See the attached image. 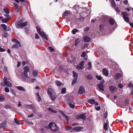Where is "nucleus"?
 I'll return each mask as SVG.
<instances>
[{"label":"nucleus","mask_w":133,"mask_h":133,"mask_svg":"<svg viewBox=\"0 0 133 133\" xmlns=\"http://www.w3.org/2000/svg\"><path fill=\"white\" fill-rule=\"evenodd\" d=\"M111 4L112 6L114 7L115 6V3L114 0L112 1L111 2Z\"/></svg>","instance_id":"42"},{"label":"nucleus","mask_w":133,"mask_h":133,"mask_svg":"<svg viewBox=\"0 0 133 133\" xmlns=\"http://www.w3.org/2000/svg\"><path fill=\"white\" fill-rule=\"evenodd\" d=\"M1 25L5 31H8L10 30V29L9 27H7L5 24H2Z\"/></svg>","instance_id":"11"},{"label":"nucleus","mask_w":133,"mask_h":133,"mask_svg":"<svg viewBox=\"0 0 133 133\" xmlns=\"http://www.w3.org/2000/svg\"><path fill=\"white\" fill-rule=\"evenodd\" d=\"M86 77L89 80H91L92 79V77L91 75H87L86 76Z\"/></svg>","instance_id":"36"},{"label":"nucleus","mask_w":133,"mask_h":133,"mask_svg":"<svg viewBox=\"0 0 133 133\" xmlns=\"http://www.w3.org/2000/svg\"><path fill=\"white\" fill-rule=\"evenodd\" d=\"M95 109L97 110H99L100 109V107L99 106H98L96 107Z\"/></svg>","instance_id":"62"},{"label":"nucleus","mask_w":133,"mask_h":133,"mask_svg":"<svg viewBox=\"0 0 133 133\" xmlns=\"http://www.w3.org/2000/svg\"><path fill=\"white\" fill-rule=\"evenodd\" d=\"M23 22L22 20H20L17 23V27L18 28H21L23 27H24L27 25V22H25L22 23Z\"/></svg>","instance_id":"3"},{"label":"nucleus","mask_w":133,"mask_h":133,"mask_svg":"<svg viewBox=\"0 0 133 133\" xmlns=\"http://www.w3.org/2000/svg\"><path fill=\"white\" fill-rule=\"evenodd\" d=\"M108 114L107 111L105 112L104 114L103 117L104 118H106Z\"/></svg>","instance_id":"52"},{"label":"nucleus","mask_w":133,"mask_h":133,"mask_svg":"<svg viewBox=\"0 0 133 133\" xmlns=\"http://www.w3.org/2000/svg\"><path fill=\"white\" fill-rule=\"evenodd\" d=\"M21 63L20 62H18V64L17 65V66L18 68H19V67L21 65Z\"/></svg>","instance_id":"61"},{"label":"nucleus","mask_w":133,"mask_h":133,"mask_svg":"<svg viewBox=\"0 0 133 133\" xmlns=\"http://www.w3.org/2000/svg\"><path fill=\"white\" fill-rule=\"evenodd\" d=\"M115 21L112 19H110L109 20V23L111 25H112L114 24Z\"/></svg>","instance_id":"31"},{"label":"nucleus","mask_w":133,"mask_h":133,"mask_svg":"<svg viewBox=\"0 0 133 133\" xmlns=\"http://www.w3.org/2000/svg\"><path fill=\"white\" fill-rule=\"evenodd\" d=\"M5 51V49H3L2 48H1V46H0V51L3 52Z\"/></svg>","instance_id":"54"},{"label":"nucleus","mask_w":133,"mask_h":133,"mask_svg":"<svg viewBox=\"0 0 133 133\" xmlns=\"http://www.w3.org/2000/svg\"><path fill=\"white\" fill-rule=\"evenodd\" d=\"M61 114L62 115L65 117L66 119V121L68 123L69 120L68 117L63 112H61Z\"/></svg>","instance_id":"25"},{"label":"nucleus","mask_w":133,"mask_h":133,"mask_svg":"<svg viewBox=\"0 0 133 133\" xmlns=\"http://www.w3.org/2000/svg\"><path fill=\"white\" fill-rule=\"evenodd\" d=\"M82 129V127H75L73 128V129L74 130L77 131Z\"/></svg>","instance_id":"26"},{"label":"nucleus","mask_w":133,"mask_h":133,"mask_svg":"<svg viewBox=\"0 0 133 133\" xmlns=\"http://www.w3.org/2000/svg\"><path fill=\"white\" fill-rule=\"evenodd\" d=\"M3 10L6 14L9 13V10L8 8L5 7L3 8Z\"/></svg>","instance_id":"30"},{"label":"nucleus","mask_w":133,"mask_h":133,"mask_svg":"<svg viewBox=\"0 0 133 133\" xmlns=\"http://www.w3.org/2000/svg\"><path fill=\"white\" fill-rule=\"evenodd\" d=\"M18 44L17 43H15L12 46V49H18L19 48L18 45Z\"/></svg>","instance_id":"21"},{"label":"nucleus","mask_w":133,"mask_h":133,"mask_svg":"<svg viewBox=\"0 0 133 133\" xmlns=\"http://www.w3.org/2000/svg\"><path fill=\"white\" fill-rule=\"evenodd\" d=\"M85 90L83 87L81 86L78 90V93L80 94H81L85 92Z\"/></svg>","instance_id":"9"},{"label":"nucleus","mask_w":133,"mask_h":133,"mask_svg":"<svg viewBox=\"0 0 133 133\" xmlns=\"http://www.w3.org/2000/svg\"><path fill=\"white\" fill-rule=\"evenodd\" d=\"M55 83L58 86H59L61 85V83L59 81H55Z\"/></svg>","instance_id":"33"},{"label":"nucleus","mask_w":133,"mask_h":133,"mask_svg":"<svg viewBox=\"0 0 133 133\" xmlns=\"http://www.w3.org/2000/svg\"><path fill=\"white\" fill-rule=\"evenodd\" d=\"M24 106L26 108H28L31 109H34V107L32 105L25 104V105Z\"/></svg>","instance_id":"15"},{"label":"nucleus","mask_w":133,"mask_h":133,"mask_svg":"<svg viewBox=\"0 0 133 133\" xmlns=\"http://www.w3.org/2000/svg\"><path fill=\"white\" fill-rule=\"evenodd\" d=\"M76 68L78 70H80L82 69L83 68L79 65H78L77 66Z\"/></svg>","instance_id":"45"},{"label":"nucleus","mask_w":133,"mask_h":133,"mask_svg":"<svg viewBox=\"0 0 133 133\" xmlns=\"http://www.w3.org/2000/svg\"><path fill=\"white\" fill-rule=\"evenodd\" d=\"M115 10L118 13L119 12L120 10L119 8L117 7H116L115 8Z\"/></svg>","instance_id":"55"},{"label":"nucleus","mask_w":133,"mask_h":133,"mask_svg":"<svg viewBox=\"0 0 133 133\" xmlns=\"http://www.w3.org/2000/svg\"><path fill=\"white\" fill-rule=\"evenodd\" d=\"M129 24L130 26L133 28V23L131 22H130Z\"/></svg>","instance_id":"64"},{"label":"nucleus","mask_w":133,"mask_h":133,"mask_svg":"<svg viewBox=\"0 0 133 133\" xmlns=\"http://www.w3.org/2000/svg\"><path fill=\"white\" fill-rule=\"evenodd\" d=\"M3 81L5 84V86L6 85L9 87H11L12 86L11 83L7 80V78L5 77L3 79Z\"/></svg>","instance_id":"5"},{"label":"nucleus","mask_w":133,"mask_h":133,"mask_svg":"<svg viewBox=\"0 0 133 133\" xmlns=\"http://www.w3.org/2000/svg\"><path fill=\"white\" fill-rule=\"evenodd\" d=\"M68 104H69V106H70V107L71 108H74V107H75V106L74 105L71 103L70 102H68Z\"/></svg>","instance_id":"40"},{"label":"nucleus","mask_w":133,"mask_h":133,"mask_svg":"<svg viewBox=\"0 0 133 133\" xmlns=\"http://www.w3.org/2000/svg\"><path fill=\"white\" fill-rule=\"evenodd\" d=\"M36 95L37 97V100L39 102L41 100V98L40 96L39 95V93L38 92H37Z\"/></svg>","instance_id":"28"},{"label":"nucleus","mask_w":133,"mask_h":133,"mask_svg":"<svg viewBox=\"0 0 133 133\" xmlns=\"http://www.w3.org/2000/svg\"><path fill=\"white\" fill-rule=\"evenodd\" d=\"M133 86V85L131 83H130L128 85V87L129 88L131 87L132 88Z\"/></svg>","instance_id":"57"},{"label":"nucleus","mask_w":133,"mask_h":133,"mask_svg":"<svg viewBox=\"0 0 133 133\" xmlns=\"http://www.w3.org/2000/svg\"><path fill=\"white\" fill-rule=\"evenodd\" d=\"M104 29V26L102 24L100 25V30L102 31Z\"/></svg>","instance_id":"44"},{"label":"nucleus","mask_w":133,"mask_h":133,"mask_svg":"<svg viewBox=\"0 0 133 133\" xmlns=\"http://www.w3.org/2000/svg\"><path fill=\"white\" fill-rule=\"evenodd\" d=\"M81 40V39L80 38H78L76 39L75 41V46H76L77 45L79 44L80 41Z\"/></svg>","instance_id":"19"},{"label":"nucleus","mask_w":133,"mask_h":133,"mask_svg":"<svg viewBox=\"0 0 133 133\" xmlns=\"http://www.w3.org/2000/svg\"><path fill=\"white\" fill-rule=\"evenodd\" d=\"M85 63V61H81L80 63H79V65L81 66H82L83 67V66L84 65V64Z\"/></svg>","instance_id":"46"},{"label":"nucleus","mask_w":133,"mask_h":133,"mask_svg":"<svg viewBox=\"0 0 133 133\" xmlns=\"http://www.w3.org/2000/svg\"><path fill=\"white\" fill-rule=\"evenodd\" d=\"M78 32V30L76 29H74L72 31V33H75Z\"/></svg>","instance_id":"37"},{"label":"nucleus","mask_w":133,"mask_h":133,"mask_svg":"<svg viewBox=\"0 0 133 133\" xmlns=\"http://www.w3.org/2000/svg\"><path fill=\"white\" fill-rule=\"evenodd\" d=\"M61 93L62 94H64L66 93V89L65 88H64L62 89Z\"/></svg>","instance_id":"39"},{"label":"nucleus","mask_w":133,"mask_h":133,"mask_svg":"<svg viewBox=\"0 0 133 133\" xmlns=\"http://www.w3.org/2000/svg\"><path fill=\"white\" fill-rule=\"evenodd\" d=\"M51 51H53L54 50V49L51 46H49L48 48Z\"/></svg>","instance_id":"51"},{"label":"nucleus","mask_w":133,"mask_h":133,"mask_svg":"<svg viewBox=\"0 0 133 133\" xmlns=\"http://www.w3.org/2000/svg\"><path fill=\"white\" fill-rule=\"evenodd\" d=\"M49 129L53 131H56L58 130V128L57 125L55 123L52 122L50 123L49 125Z\"/></svg>","instance_id":"2"},{"label":"nucleus","mask_w":133,"mask_h":133,"mask_svg":"<svg viewBox=\"0 0 133 133\" xmlns=\"http://www.w3.org/2000/svg\"><path fill=\"white\" fill-rule=\"evenodd\" d=\"M36 28L37 30L39 33H44L43 32L42 33L41 32V29L39 27H37Z\"/></svg>","instance_id":"47"},{"label":"nucleus","mask_w":133,"mask_h":133,"mask_svg":"<svg viewBox=\"0 0 133 133\" xmlns=\"http://www.w3.org/2000/svg\"><path fill=\"white\" fill-rule=\"evenodd\" d=\"M5 91L6 92H9V89L8 87H5Z\"/></svg>","instance_id":"56"},{"label":"nucleus","mask_w":133,"mask_h":133,"mask_svg":"<svg viewBox=\"0 0 133 133\" xmlns=\"http://www.w3.org/2000/svg\"><path fill=\"white\" fill-rule=\"evenodd\" d=\"M89 28L88 27L84 29V31L85 32L88 31L89 30Z\"/></svg>","instance_id":"60"},{"label":"nucleus","mask_w":133,"mask_h":133,"mask_svg":"<svg viewBox=\"0 0 133 133\" xmlns=\"http://www.w3.org/2000/svg\"><path fill=\"white\" fill-rule=\"evenodd\" d=\"M86 55V53L85 52H83L82 53L81 55V57H84Z\"/></svg>","instance_id":"50"},{"label":"nucleus","mask_w":133,"mask_h":133,"mask_svg":"<svg viewBox=\"0 0 133 133\" xmlns=\"http://www.w3.org/2000/svg\"><path fill=\"white\" fill-rule=\"evenodd\" d=\"M24 76L26 77H28V75L27 73L29 71V67L27 66H24Z\"/></svg>","instance_id":"6"},{"label":"nucleus","mask_w":133,"mask_h":133,"mask_svg":"<svg viewBox=\"0 0 133 133\" xmlns=\"http://www.w3.org/2000/svg\"><path fill=\"white\" fill-rule=\"evenodd\" d=\"M40 35L47 40H48V38L45 34H39Z\"/></svg>","instance_id":"24"},{"label":"nucleus","mask_w":133,"mask_h":133,"mask_svg":"<svg viewBox=\"0 0 133 133\" xmlns=\"http://www.w3.org/2000/svg\"><path fill=\"white\" fill-rule=\"evenodd\" d=\"M9 14H5L4 16L8 18H9Z\"/></svg>","instance_id":"63"},{"label":"nucleus","mask_w":133,"mask_h":133,"mask_svg":"<svg viewBox=\"0 0 133 133\" xmlns=\"http://www.w3.org/2000/svg\"><path fill=\"white\" fill-rule=\"evenodd\" d=\"M104 82V81L103 80H102V83L99 84L98 85V87L99 90L101 91H103L104 90V85H103V83Z\"/></svg>","instance_id":"7"},{"label":"nucleus","mask_w":133,"mask_h":133,"mask_svg":"<svg viewBox=\"0 0 133 133\" xmlns=\"http://www.w3.org/2000/svg\"><path fill=\"white\" fill-rule=\"evenodd\" d=\"M14 120L15 122L17 125H20L22 124L21 122L20 121L17 120L16 118H14Z\"/></svg>","instance_id":"22"},{"label":"nucleus","mask_w":133,"mask_h":133,"mask_svg":"<svg viewBox=\"0 0 133 133\" xmlns=\"http://www.w3.org/2000/svg\"><path fill=\"white\" fill-rule=\"evenodd\" d=\"M70 14L69 11H66L64 13V15L65 16H68Z\"/></svg>","instance_id":"38"},{"label":"nucleus","mask_w":133,"mask_h":133,"mask_svg":"<svg viewBox=\"0 0 133 133\" xmlns=\"http://www.w3.org/2000/svg\"><path fill=\"white\" fill-rule=\"evenodd\" d=\"M77 119H82L84 121L86 119V116L84 114H81L77 117Z\"/></svg>","instance_id":"8"},{"label":"nucleus","mask_w":133,"mask_h":133,"mask_svg":"<svg viewBox=\"0 0 133 133\" xmlns=\"http://www.w3.org/2000/svg\"><path fill=\"white\" fill-rule=\"evenodd\" d=\"M88 65L89 66V67L88 68V69H91V63L90 62H89L88 63Z\"/></svg>","instance_id":"49"},{"label":"nucleus","mask_w":133,"mask_h":133,"mask_svg":"<svg viewBox=\"0 0 133 133\" xmlns=\"http://www.w3.org/2000/svg\"><path fill=\"white\" fill-rule=\"evenodd\" d=\"M96 77L97 79L99 80H101L102 78V77L100 76L96 75Z\"/></svg>","instance_id":"48"},{"label":"nucleus","mask_w":133,"mask_h":133,"mask_svg":"<svg viewBox=\"0 0 133 133\" xmlns=\"http://www.w3.org/2000/svg\"><path fill=\"white\" fill-rule=\"evenodd\" d=\"M109 90L112 93H114L117 91V89L114 86L111 85L109 88Z\"/></svg>","instance_id":"10"},{"label":"nucleus","mask_w":133,"mask_h":133,"mask_svg":"<svg viewBox=\"0 0 133 133\" xmlns=\"http://www.w3.org/2000/svg\"><path fill=\"white\" fill-rule=\"evenodd\" d=\"M16 88L18 90L23 91H25V90L23 87L22 86H17Z\"/></svg>","instance_id":"18"},{"label":"nucleus","mask_w":133,"mask_h":133,"mask_svg":"<svg viewBox=\"0 0 133 133\" xmlns=\"http://www.w3.org/2000/svg\"><path fill=\"white\" fill-rule=\"evenodd\" d=\"M121 74L120 73H117L115 74V77L116 79H117L120 78L121 76Z\"/></svg>","instance_id":"16"},{"label":"nucleus","mask_w":133,"mask_h":133,"mask_svg":"<svg viewBox=\"0 0 133 133\" xmlns=\"http://www.w3.org/2000/svg\"><path fill=\"white\" fill-rule=\"evenodd\" d=\"M102 71L103 74L105 76H107L109 74L108 71L107 69H104Z\"/></svg>","instance_id":"14"},{"label":"nucleus","mask_w":133,"mask_h":133,"mask_svg":"<svg viewBox=\"0 0 133 133\" xmlns=\"http://www.w3.org/2000/svg\"><path fill=\"white\" fill-rule=\"evenodd\" d=\"M14 4L16 7V11L17 12H19V9L18 5L15 3H14Z\"/></svg>","instance_id":"23"},{"label":"nucleus","mask_w":133,"mask_h":133,"mask_svg":"<svg viewBox=\"0 0 133 133\" xmlns=\"http://www.w3.org/2000/svg\"><path fill=\"white\" fill-rule=\"evenodd\" d=\"M48 93L52 100H55L57 96L54 90L51 88H49L48 89Z\"/></svg>","instance_id":"1"},{"label":"nucleus","mask_w":133,"mask_h":133,"mask_svg":"<svg viewBox=\"0 0 133 133\" xmlns=\"http://www.w3.org/2000/svg\"><path fill=\"white\" fill-rule=\"evenodd\" d=\"M35 38L37 39H38L39 38V36L38 34H35Z\"/></svg>","instance_id":"58"},{"label":"nucleus","mask_w":133,"mask_h":133,"mask_svg":"<svg viewBox=\"0 0 133 133\" xmlns=\"http://www.w3.org/2000/svg\"><path fill=\"white\" fill-rule=\"evenodd\" d=\"M6 125V122H3L1 123H0V128H3Z\"/></svg>","instance_id":"17"},{"label":"nucleus","mask_w":133,"mask_h":133,"mask_svg":"<svg viewBox=\"0 0 133 133\" xmlns=\"http://www.w3.org/2000/svg\"><path fill=\"white\" fill-rule=\"evenodd\" d=\"M104 130H107L108 129L107 127V125L106 123H105L104 125Z\"/></svg>","instance_id":"41"},{"label":"nucleus","mask_w":133,"mask_h":133,"mask_svg":"<svg viewBox=\"0 0 133 133\" xmlns=\"http://www.w3.org/2000/svg\"><path fill=\"white\" fill-rule=\"evenodd\" d=\"M122 14H123V18L124 20L127 22H128L129 21V19L128 17L129 15L126 12H125L122 13Z\"/></svg>","instance_id":"4"},{"label":"nucleus","mask_w":133,"mask_h":133,"mask_svg":"<svg viewBox=\"0 0 133 133\" xmlns=\"http://www.w3.org/2000/svg\"><path fill=\"white\" fill-rule=\"evenodd\" d=\"M0 18L2 19V21L3 22V23H6L7 21H8V19H4L3 18H2L1 17H0Z\"/></svg>","instance_id":"43"},{"label":"nucleus","mask_w":133,"mask_h":133,"mask_svg":"<svg viewBox=\"0 0 133 133\" xmlns=\"http://www.w3.org/2000/svg\"><path fill=\"white\" fill-rule=\"evenodd\" d=\"M3 71L5 72H7V69L6 67L5 66L4 67L3 69Z\"/></svg>","instance_id":"53"},{"label":"nucleus","mask_w":133,"mask_h":133,"mask_svg":"<svg viewBox=\"0 0 133 133\" xmlns=\"http://www.w3.org/2000/svg\"><path fill=\"white\" fill-rule=\"evenodd\" d=\"M88 102L91 104H93L95 103V101L94 99H91L88 100Z\"/></svg>","instance_id":"20"},{"label":"nucleus","mask_w":133,"mask_h":133,"mask_svg":"<svg viewBox=\"0 0 133 133\" xmlns=\"http://www.w3.org/2000/svg\"><path fill=\"white\" fill-rule=\"evenodd\" d=\"M48 110L53 113H56L57 112L56 111H55L53 110H52V109L50 108H48Z\"/></svg>","instance_id":"32"},{"label":"nucleus","mask_w":133,"mask_h":133,"mask_svg":"<svg viewBox=\"0 0 133 133\" xmlns=\"http://www.w3.org/2000/svg\"><path fill=\"white\" fill-rule=\"evenodd\" d=\"M88 44H85L84 46L83 49H84L85 48H86L88 47Z\"/></svg>","instance_id":"59"},{"label":"nucleus","mask_w":133,"mask_h":133,"mask_svg":"<svg viewBox=\"0 0 133 133\" xmlns=\"http://www.w3.org/2000/svg\"><path fill=\"white\" fill-rule=\"evenodd\" d=\"M38 71L36 70H34L32 72L33 76L35 77H37V76Z\"/></svg>","instance_id":"29"},{"label":"nucleus","mask_w":133,"mask_h":133,"mask_svg":"<svg viewBox=\"0 0 133 133\" xmlns=\"http://www.w3.org/2000/svg\"><path fill=\"white\" fill-rule=\"evenodd\" d=\"M12 41L14 42L15 43H17V44H18V45L20 47H21V44H20V43L19 42V41L18 40H17V39L15 38H13L12 39Z\"/></svg>","instance_id":"12"},{"label":"nucleus","mask_w":133,"mask_h":133,"mask_svg":"<svg viewBox=\"0 0 133 133\" xmlns=\"http://www.w3.org/2000/svg\"><path fill=\"white\" fill-rule=\"evenodd\" d=\"M72 73L73 74V77H74V78L77 79L78 77V74L74 71H72Z\"/></svg>","instance_id":"27"},{"label":"nucleus","mask_w":133,"mask_h":133,"mask_svg":"<svg viewBox=\"0 0 133 133\" xmlns=\"http://www.w3.org/2000/svg\"><path fill=\"white\" fill-rule=\"evenodd\" d=\"M84 41L85 42H88L91 40V38L90 37L87 36H85L84 37Z\"/></svg>","instance_id":"13"},{"label":"nucleus","mask_w":133,"mask_h":133,"mask_svg":"<svg viewBox=\"0 0 133 133\" xmlns=\"http://www.w3.org/2000/svg\"><path fill=\"white\" fill-rule=\"evenodd\" d=\"M77 78H74V79L73 80L72 82V85H74L76 84L77 82Z\"/></svg>","instance_id":"34"},{"label":"nucleus","mask_w":133,"mask_h":133,"mask_svg":"<svg viewBox=\"0 0 133 133\" xmlns=\"http://www.w3.org/2000/svg\"><path fill=\"white\" fill-rule=\"evenodd\" d=\"M5 100V98L4 96L2 95L0 96V101H3Z\"/></svg>","instance_id":"35"}]
</instances>
